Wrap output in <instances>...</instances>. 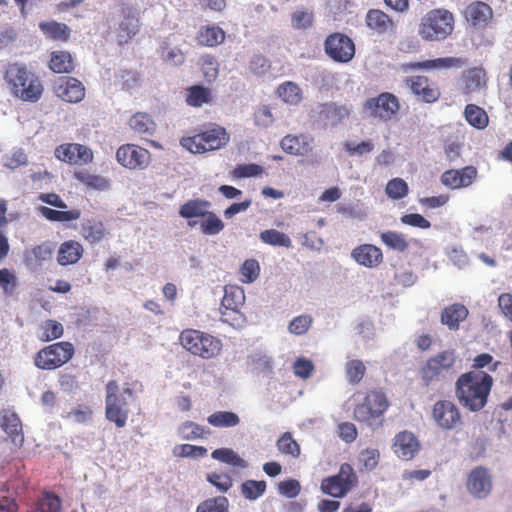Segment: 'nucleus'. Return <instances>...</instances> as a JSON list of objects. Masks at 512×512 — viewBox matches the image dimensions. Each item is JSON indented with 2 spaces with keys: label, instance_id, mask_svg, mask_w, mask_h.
<instances>
[{
  "label": "nucleus",
  "instance_id": "nucleus-1",
  "mask_svg": "<svg viewBox=\"0 0 512 512\" xmlns=\"http://www.w3.org/2000/svg\"><path fill=\"white\" fill-rule=\"evenodd\" d=\"M493 384L486 372L475 370L462 374L456 382V396L461 405L473 412L481 410Z\"/></svg>",
  "mask_w": 512,
  "mask_h": 512
},
{
  "label": "nucleus",
  "instance_id": "nucleus-2",
  "mask_svg": "<svg viewBox=\"0 0 512 512\" xmlns=\"http://www.w3.org/2000/svg\"><path fill=\"white\" fill-rule=\"evenodd\" d=\"M6 81L11 85L13 94L23 101L37 102L43 93V85L38 76L24 65L11 64L5 74Z\"/></svg>",
  "mask_w": 512,
  "mask_h": 512
},
{
  "label": "nucleus",
  "instance_id": "nucleus-3",
  "mask_svg": "<svg viewBox=\"0 0 512 512\" xmlns=\"http://www.w3.org/2000/svg\"><path fill=\"white\" fill-rule=\"evenodd\" d=\"M133 397L129 387L120 388L118 383L111 380L106 385V418L119 428L126 425L129 415L128 402Z\"/></svg>",
  "mask_w": 512,
  "mask_h": 512
},
{
  "label": "nucleus",
  "instance_id": "nucleus-4",
  "mask_svg": "<svg viewBox=\"0 0 512 512\" xmlns=\"http://www.w3.org/2000/svg\"><path fill=\"white\" fill-rule=\"evenodd\" d=\"M181 345L191 354L203 359H212L218 356L222 343L216 337L199 330L187 329L180 334Z\"/></svg>",
  "mask_w": 512,
  "mask_h": 512
},
{
  "label": "nucleus",
  "instance_id": "nucleus-5",
  "mask_svg": "<svg viewBox=\"0 0 512 512\" xmlns=\"http://www.w3.org/2000/svg\"><path fill=\"white\" fill-rule=\"evenodd\" d=\"M453 22V15L447 10H431L422 17L418 33L427 41H441L451 34Z\"/></svg>",
  "mask_w": 512,
  "mask_h": 512
},
{
  "label": "nucleus",
  "instance_id": "nucleus-6",
  "mask_svg": "<svg viewBox=\"0 0 512 512\" xmlns=\"http://www.w3.org/2000/svg\"><path fill=\"white\" fill-rule=\"evenodd\" d=\"M228 141L229 135L226 130L217 126L192 137H183L180 144L192 153H205L220 149Z\"/></svg>",
  "mask_w": 512,
  "mask_h": 512
},
{
  "label": "nucleus",
  "instance_id": "nucleus-7",
  "mask_svg": "<svg viewBox=\"0 0 512 512\" xmlns=\"http://www.w3.org/2000/svg\"><path fill=\"white\" fill-rule=\"evenodd\" d=\"M388 408L385 395L379 391L369 392L364 401L354 409V417L357 421L365 422L369 426H379L381 416Z\"/></svg>",
  "mask_w": 512,
  "mask_h": 512
},
{
  "label": "nucleus",
  "instance_id": "nucleus-8",
  "mask_svg": "<svg viewBox=\"0 0 512 512\" xmlns=\"http://www.w3.org/2000/svg\"><path fill=\"white\" fill-rule=\"evenodd\" d=\"M74 353L69 342H59L40 350L35 357V365L40 369H56L68 362Z\"/></svg>",
  "mask_w": 512,
  "mask_h": 512
},
{
  "label": "nucleus",
  "instance_id": "nucleus-9",
  "mask_svg": "<svg viewBox=\"0 0 512 512\" xmlns=\"http://www.w3.org/2000/svg\"><path fill=\"white\" fill-rule=\"evenodd\" d=\"M350 111L348 105L335 102L316 103L310 108L308 116L314 123L334 127L348 118Z\"/></svg>",
  "mask_w": 512,
  "mask_h": 512
},
{
  "label": "nucleus",
  "instance_id": "nucleus-10",
  "mask_svg": "<svg viewBox=\"0 0 512 512\" xmlns=\"http://www.w3.org/2000/svg\"><path fill=\"white\" fill-rule=\"evenodd\" d=\"M357 481L358 478L353 468L344 463L338 474L322 480L321 490L334 498H341L356 485Z\"/></svg>",
  "mask_w": 512,
  "mask_h": 512
},
{
  "label": "nucleus",
  "instance_id": "nucleus-11",
  "mask_svg": "<svg viewBox=\"0 0 512 512\" xmlns=\"http://www.w3.org/2000/svg\"><path fill=\"white\" fill-rule=\"evenodd\" d=\"M326 54L335 62L347 63L355 55V46L353 41L346 35L334 33L329 35L324 43Z\"/></svg>",
  "mask_w": 512,
  "mask_h": 512
},
{
  "label": "nucleus",
  "instance_id": "nucleus-12",
  "mask_svg": "<svg viewBox=\"0 0 512 512\" xmlns=\"http://www.w3.org/2000/svg\"><path fill=\"white\" fill-rule=\"evenodd\" d=\"M461 82L462 92L467 96V100H477L486 94L487 76L481 67H473L464 71Z\"/></svg>",
  "mask_w": 512,
  "mask_h": 512
},
{
  "label": "nucleus",
  "instance_id": "nucleus-13",
  "mask_svg": "<svg viewBox=\"0 0 512 512\" xmlns=\"http://www.w3.org/2000/svg\"><path fill=\"white\" fill-rule=\"evenodd\" d=\"M455 363V354L451 350L443 351L430 358L422 368V380L426 386L438 379L443 372L448 371Z\"/></svg>",
  "mask_w": 512,
  "mask_h": 512
},
{
  "label": "nucleus",
  "instance_id": "nucleus-14",
  "mask_svg": "<svg viewBox=\"0 0 512 512\" xmlns=\"http://www.w3.org/2000/svg\"><path fill=\"white\" fill-rule=\"evenodd\" d=\"M364 108L371 116L388 120L399 110V102L393 94L385 92L368 99Z\"/></svg>",
  "mask_w": 512,
  "mask_h": 512
},
{
  "label": "nucleus",
  "instance_id": "nucleus-15",
  "mask_svg": "<svg viewBox=\"0 0 512 512\" xmlns=\"http://www.w3.org/2000/svg\"><path fill=\"white\" fill-rule=\"evenodd\" d=\"M116 159L123 167L144 169L150 163V153L137 145L125 144L118 148Z\"/></svg>",
  "mask_w": 512,
  "mask_h": 512
},
{
  "label": "nucleus",
  "instance_id": "nucleus-16",
  "mask_svg": "<svg viewBox=\"0 0 512 512\" xmlns=\"http://www.w3.org/2000/svg\"><path fill=\"white\" fill-rule=\"evenodd\" d=\"M436 425L445 430L454 429L461 423V416L456 405L451 401H437L432 410Z\"/></svg>",
  "mask_w": 512,
  "mask_h": 512
},
{
  "label": "nucleus",
  "instance_id": "nucleus-17",
  "mask_svg": "<svg viewBox=\"0 0 512 512\" xmlns=\"http://www.w3.org/2000/svg\"><path fill=\"white\" fill-rule=\"evenodd\" d=\"M466 485L475 498H486L492 490V476L487 468L478 466L469 473Z\"/></svg>",
  "mask_w": 512,
  "mask_h": 512
},
{
  "label": "nucleus",
  "instance_id": "nucleus-18",
  "mask_svg": "<svg viewBox=\"0 0 512 512\" xmlns=\"http://www.w3.org/2000/svg\"><path fill=\"white\" fill-rule=\"evenodd\" d=\"M55 157L69 164H87L93 159L92 150L78 143H69L55 149Z\"/></svg>",
  "mask_w": 512,
  "mask_h": 512
},
{
  "label": "nucleus",
  "instance_id": "nucleus-19",
  "mask_svg": "<svg viewBox=\"0 0 512 512\" xmlns=\"http://www.w3.org/2000/svg\"><path fill=\"white\" fill-rule=\"evenodd\" d=\"M476 177L477 169L474 166H466L445 171L441 176V182L450 189H460L470 186Z\"/></svg>",
  "mask_w": 512,
  "mask_h": 512
},
{
  "label": "nucleus",
  "instance_id": "nucleus-20",
  "mask_svg": "<svg viewBox=\"0 0 512 512\" xmlns=\"http://www.w3.org/2000/svg\"><path fill=\"white\" fill-rule=\"evenodd\" d=\"M57 96L66 102L78 103L85 95L83 84L75 78L61 77L55 83Z\"/></svg>",
  "mask_w": 512,
  "mask_h": 512
},
{
  "label": "nucleus",
  "instance_id": "nucleus-21",
  "mask_svg": "<svg viewBox=\"0 0 512 512\" xmlns=\"http://www.w3.org/2000/svg\"><path fill=\"white\" fill-rule=\"evenodd\" d=\"M393 448L400 459L408 461L419 452L420 443L412 432L402 431L395 436Z\"/></svg>",
  "mask_w": 512,
  "mask_h": 512
},
{
  "label": "nucleus",
  "instance_id": "nucleus-22",
  "mask_svg": "<svg viewBox=\"0 0 512 512\" xmlns=\"http://www.w3.org/2000/svg\"><path fill=\"white\" fill-rule=\"evenodd\" d=\"M0 426L11 438L15 446H21L24 441L22 424L17 414L10 410H3L0 413Z\"/></svg>",
  "mask_w": 512,
  "mask_h": 512
},
{
  "label": "nucleus",
  "instance_id": "nucleus-23",
  "mask_svg": "<svg viewBox=\"0 0 512 512\" xmlns=\"http://www.w3.org/2000/svg\"><path fill=\"white\" fill-rule=\"evenodd\" d=\"M351 257L359 264L368 268L377 267L383 261L381 250L372 244H363L354 248Z\"/></svg>",
  "mask_w": 512,
  "mask_h": 512
},
{
  "label": "nucleus",
  "instance_id": "nucleus-24",
  "mask_svg": "<svg viewBox=\"0 0 512 512\" xmlns=\"http://www.w3.org/2000/svg\"><path fill=\"white\" fill-rule=\"evenodd\" d=\"M139 30V21L136 15L130 10H123V18L116 30L117 42L120 45L128 43Z\"/></svg>",
  "mask_w": 512,
  "mask_h": 512
},
{
  "label": "nucleus",
  "instance_id": "nucleus-25",
  "mask_svg": "<svg viewBox=\"0 0 512 512\" xmlns=\"http://www.w3.org/2000/svg\"><path fill=\"white\" fill-rule=\"evenodd\" d=\"M313 138L307 135H287L281 140V148L288 154L305 156L312 151Z\"/></svg>",
  "mask_w": 512,
  "mask_h": 512
},
{
  "label": "nucleus",
  "instance_id": "nucleus-26",
  "mask_svg": "<svg viewBox=\"0 0 512 512\" xmlns=\"http://www.w3.org/2000/svg\"><path fill=\"white\" fill-rule=\"evenodd\" d=\"M54 245L50 242H44L35 246L31 250L24 253V262L27 267L36 268L41 266L42 263L52 259Z\"/></svg>",
  "mask_w": 512,
  "mask_h": 512
},
{
  "label": "nucleus",
  "instance_id": "nucleus-27",
  "mask_svg": "<svg viewBox=\"0 0 512 512\" xmlns=\"http://www.w3.org/2000/svg\"><path fill=\"white\" fill-rule=\"evenodd\" d=\"M245 293L242 288L237 286H229L224 289V296L221 301L222 316L227 315V311L237 313L244 305Z\"/></svg>",
  "mask_w": 512,
  "mask_h": 512
},
{
  "label": "nucleus",
  "instance_id": "nucleus-28",
  "mask_svg": "<svg viewBox=\"0 0 512 512\" xmlns=\"http://www.w3.org/2000/svg\"><path fill=\"white\" fill-rule=\"evenodd\" d=\"M468 316V309L462 304H452L445 307L441 314V323L448 326L450 330H457L459 323Z\"/></svg>",
  "mask_w": 512,
  "mask_h": 512
},
{
  "label": "nucleus",
  "instance_id": "nucleus-29",
  "mask_svg": "<svg viewBox=\"0 0 512 512\" xmlns=\"http://www.w3.org/2000/svg\"><path fill=\"white\" fill-rule=\"evenodd\" d=\"M466 19L474 26H481L487 23L492 17L491 7L484 2L471 3L465 10Z\"/></svg>",
  "mask_w": 512,
  "mask_h": 512
},
{
  "label": "nucleus",
  "instance_id": "nucleus-30",
  "mask_svg": "<svg viewBox=\"0 0 512 512\" xmlns=\"http://www.w3.org/2000/svg\"><path fill=\"white\" fill-rule=\"evenodd\" d=\"M464 65V61L461 58L456 57H445L437 58L433 60H426L423 62H413L407 64V67L411 69H448V68H460Z\"/></svg>",
  "mask_w": 512,
  "mask_h": 512
},
{
  "label": "nucleus",
  "instance_id": "nucleus-31",
  "mask_svg": "<svg viewBox=\"0 0 512 512\" xmlns=\"http://www.w3.org/2000/svg\"><path fill=\"white\" fill-rule=\"evenodd\" d=\"M82 253L83 248L78 242L66 241L58 250L57 261L62 266L74 264L81 258Z\"/></svg>",
  "mask_w": 512,
  "mask_h": 512
},
{
  "label": "nucleus",
  "instance_id": "nucleus-32",
  "mask_svg": "<svg viewBox=\"0 0 512 512\" xmlns=\"http://www.w3.org/2000/svg\"><path fill=\"white\" fill-rule=\"evenodd\" d=\"M129 127L137 134L152 135L156 130V124L147 113L138 112L129 119Z\"/></svg>",
  "mask_w": 512,
  "mask_h": 512
},
{
  "label": "nucleus",
  "instance_id": "nucleus-33",
  "mask_svg": "<svg viewBox=\"0 0 512 512\" xmlns=\"http://www.w3.org/2000/svg\"><path fill=\"white\" fill-rule=\"evenodd\" d=\"M211 203L205 200L193 199L184 203L179 209V215L183 218H197L207 215Z\"/></svg>",
  "mask_w": 512,
  "mask_h": 512
},
{
  "label": "nucleus",
  "instance_id": "nucleus-34",
  "mask_svg": "<svg viewBox=\"0 0 512 512\" xmlns=\"http://www.w3.org/2000/svg\"><path fill=\"white\" fill-rule=\"evenodd\" d=\"M38 26L46 37L53 40L66 41L71 32L66 24L56 21L40 22Z\"/></svg>",
  "mask_w": 512,
  "mask_h": 512
},
{
  "label": "nucleus",
  "instance_id": "nucleus-35",
  "mask_svg": "<svg viewBox=\"0 0 512 512\" xmlns=\"http://www.w3.org/2000/svg\"><path fill=\"white\" fill-rule=\"evenodd\" d=\"M49 67L55 73H70L74 68L71 54L67 51L52 52Z\"/></svg>",
  "mask_w": 512,
  "mask_h": 512
},
{
  "label": "nucleus",
  "instance_id": "nucleus-36",
  "mask_svg": "<svg viewBox=\"0 0 512 512\" xmlns=\"http://www.w3.org/2000/svg\"><path fill=\"white\" fill-rule=\"evenodd\" d=\"M212 458L236 468L245 469L247 462L231 448H219L212 452Z\"/></svg>",
  "mask_w": 512,
  "mask_h": 512
},
{
  "label": "nucleus",
  "instance_id": "nucleus-37",
  "mask_svg": "<svg viewBox=\"0 0 512 512\" xmlns=\"http://www.w3.org/2000/svg\"><path fill=\"white\" fill-rule=\"evenodd\" d=\"M367 25L378 33H385L393 26L392 20L380 10H370L366 16Z\"/></svg>",
  "mask_w": 512,
  "mask_h": 512
},
{
  "label": "nucleus",
  "instance_id": "nucleus-38",
  "mask_svg": "<svg viewBox=\"0 0 512 512\" xmlns=\"http://www.w3.org/2000/svg\"><path fill=\"white\" fill-rule=\"evenodd\" d=\"M464 116L467 122L477 129L486 128L489 122L485 110L474 104H468L465 107Z\"/></svg>",
  "mask_w": 512,
  "mask_h": 512
},
{
  "label": "nucleus",
  "instance_id": "nucleus-39",
  "mask_svg": "<svg viewBox=\"0 0 512 512\" xmlns=\"http://www.w3.org/2000/svg\"><path fill=\"white\" fill-rule=\"evenodd\" d=\"M207 422L219 428L235 427L240 423L239 416L231 411H218L208 416Z\"/></svg>",
  "mask_w": 512,
  "mask_h": 512
},
{
  "label": "nucleus",
  "instance_id": "nucleus-40",
  "mask_svg": "<svg viewBox=\"0 0 512 512\" xmlns=\"http://www.w3.org/2000/svg\"><path fill=\"white\" fill-rule=\"evenodd\" d=\"M277 93L285 103L290 105H297L302 101V91L294 82L288 81L281 84L277 89Z\"/></svg>",
  "mask_w": 512,
  "mask_h": 512
},
{
  "label": "nucleus",
  "instance_id": "nucleus-41",
  "mask_svg": "<svg viewBox=\"0 0 512 512\" xmlns=\"http://www.w3.org/2000/svg\"><path fill=\"white\" fill-rule=\"evenodd\" d=\"M225 39L224 31L219 27H207L198 34V41L202 45L216 46Z\"/></svg>",
  "mask_w": 512,
  "mask_h": 512
},
{
  "label": "nucleus",
  "instance_id": "nucleus-42",
  "mask_svg": "<svg viewBox=\"0 0 512 512\" xmlns=\"http://www.w3.org/2000/svg\"><path fill=\"white\" fill-rule=\"evenodd\" d=\"M266 487L265 481L246 480L241 484V493L246 499L255 501L265 493Z\"/></svg>",
  "mask_w": 512,
  "mask_h": 512
},
{
  "label": "nucleus",
  "instance_id": "nucleus-43",
  "mask_svg": "<svg viewBox=\"0 0 512 512\" xmlns=\"http://www.w3.org/2000/svg\"><path fill=\"white\" fill-rule=\"evenodd\" d=\"M211 99V93L208 88L202 86H192L188 89L186 102L193 107H200L204 103H208Z\"/></svg>",
  "mask_w": 512,
  "mask_h": 512
},
{
  "label": "nucleus",
  "instance_id": "nucleus-44",
  "mask_svg": "<svg viewBox=\"0 0 512 512\" xmlns=\"http://www.w3.org/2000/svg\"><path fill=\"white\" fill-rule=\"evenodd\" d=\"M200 229L205 235H217L224 229V223L215 213L208 211L200 223Z\"/></svg>",
  "mask_w": 512,
  "mask_h": 512
},
{
  "label": "nucleus",
  "instance_id": "nucleus-45",
  "mask_svg": "<svg viewBox=\"0 0 512 512\" xmlns=\"http://www.w3.org/2000/svg\"><path fill=\"white\" fill-rule=\"evenodd\" d=\"M82 236L91 244L101 241L105 235V228L101 222L87 221L82 225Z\"/></svg>",
  "mask_w": 512,
  "mask_h": 512
},
{
  "label": "nucleus",
  "instance_id": "nucleus-46",
  "mask_svg": "<svg viewBox=\"0 0 512 512\" xmlns=\"http://www.w3.org/2000/svg\"><path fill=\"white\" fill-rule=\"evenodd\" d=\"M260 239L264 243L272 245V246H280V247H286V248H289L291 246L290 238L283 232H280L275 229H268V230L262 231L260 233Z\"/></svg>",
  "mask_w": 512,
  "mask_h": 512
},
{
  "label": "nucleus",
  "instance_id": "nucleus-47",
  "mask_svg": "<svg viewBox=\"0 0 512 512\" xmlns=\"http://www.w3.org/2000/svg\"><path fill=\"white\" fill-rule=\"evenodd\" d=\"M229 501L226 497L219 496L207 499L198 505L196 512H229Z\"/></svg>",
  "mask_w": 512,
  "mask_h": 512
},
{
  "label": "nucleus",
  "instance_id": "nucleus-48",
  "mask_svg": "<svg viewBox=\"0 0 512 512\" xmlns=\"http://www.w3.org/2000/svg\"><path fill=\"white\" fill-rule=\"evenodd\" d=\"M75 178L86 186L96 190H106L109 187V181L106 178L88 172H77L75 173Z\"/></svg>",
  "mask_w": 512,
  "mask_h": 512
},
{
  "label": "nucleus",
  "instance_id": "nucleus-49",
  "mask_svg": "<svg viewBox=\"0 0 512 512\" xmlns=\"http://www.w3.org/2000/svg\"><path fill=\"white\" fill-rule=\"evenodd\" d=\"M381 240L387 247L399 252H404L408 248V242L404 236L394 231L381 233Z\"/></svg>",
  "mask_w": 512,
  "mask_h": 512
},
{
  "label": "nucleus",
  "instance_id": "nucleus-50",
  "mask_svg": "<svg viewBox=\"0 0 512 512\" xmlns=\"http://www.w3.org/2000/svg\"><path fill=\"white\" fill-rule=\"evenodd\" d=\"M173 453L177 457L198 459L207 454V449L202 446L182 444L175 446Z\"/></svg>",
  "mask_w": 512,
  "mask_h": 512
},
{
  "label": "nucleus",
  "instance_id": "nucleus-51",
  "mask_svg": "<svg viewBox=\"0 0 512 512\" xmlns=\"http://www.w3.org/2000/svg\"><path fill=\"white\" fill-rule=\"evenodd\" d=\"M277 447L280 452L291 455L293 457H298L300 454V446L292 438V435L289 432L284 433L277 440Z\"/></svg>",
  "mask_w": 512,
  "mask_h": 512
},
{
  "label": "nucleus",
  "instance_id": "nucleus-52",
  "mask_svg": "<svg viewBox=\"0 0 512 512\" xmlns=\"http://www.w3.org/2000/svg\"><path fill=\"white\" fill-rule=\"evenodd\" d=\"M62 334H63L62 324H60L54 320H47L41 326V334L39 335V337L43 341H51L53 339H57V338L61 337Z\"/></svg>",
  "mask_w": 512,
  "mask_h": 512
},
{
  "label": "nucleus",
  "instance_id": "nucleus-53",
  "mask_svg": "<svg viewBox=\"0 0 512 512\" xmlns=\"http://www.w3.org/2000/svg\"><path fill=\"white\" fill-rule=\"evenodd\" d=\"M178 432L185 440H195L204 437L206 430L194 422L187 421L179 427Z\"/></svg>",
  "mask_w": 512,
  "mask_h": 512
},
{
  "label": "nucleus",
  "instance_id": "nucleus-54",
  "mask_svg": "<svg viewBox=\"0 0 512 512\" xmlns=\"http://www.w3.org/2000/svg\"><path fill=\"white\" fill-rule=\"evenodd\" d=\"M385 191L392 199H402L408 193V185L403 179L395 178L387 183Z\"/></svg>",
  "mask_w": 512,
  "mask_h": 512
},
{
  "label": "nucleus",
  "instance_id": "nucleus-55",
  "mask_svg": "<svg viewBox=\"0 0 512 512\" xmlns=\"http://www.w3.org/2000/svg\"><path fill=\"white\" fill-rule=\"evenodd\" d=\"M312 317L310 315H300L295 317L288 326L290 333L301 336L304 335L312 325Z\"/></svg>",
  "mask_w": 512,
  "mask_h": 512
},
{
  "label": "nucleus",
  "instance_id": "nucleus-56",
  "mask_svg": "<svg viewBox=\"0 0 512 512\" xmlns=\"http://www.w3.org/2000/svg\"><path fill=\"white\" fill-rule=\"evenodd\" d=\"M260 273V266L255 259L246 260L241 266V274L243 283H253Z\"/></svg>",
  "mask_w": 512,
  "mask_h": 512
},
{
  "label": "nucleus",
  "instance_id": "nucleus-57",
  "mask_svg": "<svg viewBox=\"0 0 512 512\" xmlns=\"http://www.w3.org/2000/svg\"><path fill=\"white\" fill-rule=\"evenodd\" d=\"M251 362L254 369L262 373H270L273 370V361L270 356L263 352H255L251 355Z\"/></svg>",
  "mask_w": 512,
  "mask_h": 512
},
{
  "label": "nucleus",
  "instance_id": "nucleus-58",
  "mask_svg": "<svg viewBox=\"0 0 512 512\" xmlns=\"http://www.w3.org/2000/svg\"><path fill=\"white\" fill-rule=\"evenodd\" d=\"M200 61L205 79L208 82L214 81L218 76V63L216 59L213 56L204 55Z\"/></svg>",
  "mask_w": 512,
  "mask_h": 512
},
{
  "label": "nucleus",
  "instance_id": "nucleus-59",
  "mask_svg": "<svg viewBox=\"0 0 512 512\" xmlns=\"http://www.w3.org/2000/svg\"><path fill=\"white\" fill-rule=\"evenodd\" d=\"M40 512H60L61 500L52 493H45L38 502Z\"/></svg>",
  "mask_w": 512,
  "mask_h": 512
},
{
  "label": "nucleus",
  "instance_id": "nucleus-60",
  "mask_svg": "<svg viewBox=\"0 0 512 512\" xmlns=\"http://www.w3.org/2000/svg\"><path fill=\"white\" fill-rule=\"evenodd\" d=\"M365 366L359 360H352L346 365V373L350 383L356 384L359 383L364 374H365Z\"/></svg>",
  "mask_w": 512,
  "mask_h": 512
},
{
  "label": "nucleus",
  "instance_id": "nucleus-61",
  "mask_svg": "<svg viewBox=\"0 0 512 512\" xmlns=\"http://www.w3.org/2000/svg\"><path fill=\"white\" fill-rule=\"evenodd\" d=\"M17 284V277L14 273L6 268L0 269V287L3 288L5 293L13 294Z\"/></svg>",
  "mask_w": 512,
  "mask_h": 512
},
{
  "label": "nucleus",
  "instance_id": "nucleus-62",
  "mask_svg": "<svg viewBox=\"0 0 512 512\" xmlns=\"http://www.w3.org/2000/svg\"><path fill=\"white\" fill-rule=\"evenodd\" d=\"M292 26L295 29H306L312 26L314 17L308 11H296L292 15Z\"/></svg>",
  "mask_w": 512,
  "mask_h": 512
},
{
  "label": "nucleus",
  "instance_id": "nucleus-63",
  "mask_svg": "<svg viewBox=\"0 0 512 512\" xmlns=\"http://www.w3.org/2000/svg\"><path fill=\"white\" fill-rule=\"evenodd\" d=\"M26 165H28V158L21 149L15 150L10 157H4V166L8 169L14 170L20 166Z\"/></svg>",
  "mask_w": 512,
  "mask_h": 512
},
{
  "label": "nucleus",
  "instance_id": "nucleus-64",
  "mask_svg": "<svg viewBox=\"0 0 512 512\" xmlns=\"http://www.w3.org/2000/svg\"><path fill=\"white\" fill-rule=\"evenodd\" d=\"M254 121L258 127L267 128L274 122L273 115L268 106H261L254 114Z\"/></svg>",
  "mask_w": 512,
  "mask_h": 512
}]
</instances>
